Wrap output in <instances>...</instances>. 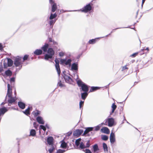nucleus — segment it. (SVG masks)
I'll list each match as a JSON object with an SVG mask.
<instances>
[{"mask_svg": "<svg viewBox=\"0 0 153 153\" xmlns=\"http://www.w3.org/2000/svg\"><path fill=\"white\" fill-rule=\"evenodd\" d=\"M65 73H66V71H64L62 72V75L63 77H64L65 75H67L65 74Z\"/></svg>", "mask_w": 153, "mask_h": 153, "instance_id": "obj_55", "label": "nucleus"}, {"mask_svg": "<svg viewBox=\"0 0 153 153\" xmlns=\"http://www.w3.org/2000/svg\"><path fill=\"white\" fill-rule=\"evenodd\" d=\"M53 140V137L51 136L49 137L47 140L49 146L54 145Z\"/></svg>", "mask_w": 153, "mask_h": 153, "instance_id": "obj_13", "label": "nucleus"}, {"mask_svg": "<svg viewBox=\"0 0 153 153\" xmlns=\"http://www.w3.org/2000/svg\"><path fill=\"white\" fill-rule=\"evenodd\" d=\"M146 0H142V4H141V7H143V4L145 1H146Z\"/></svg>", "mask_w": 153, "mask_h": 153, "instance_id": "obj_58", "label": "nucleus"}, {"mask_svg": "<svg viewBox=\"0 0 153 153\" xmlns=\"http://www.w3.org/2000/svg\"><path fill=\"white\" fill-rule=\"evenodd\" d=\"M93 129V128L92 127L87 128L83 134V135L85 136H89V135H88V133L90 131H92Z\"/></svg>", "mask_w": 153, "mask_h": 153, "instance_id": "obj_11", "label": "nucleus"}, {"mask_svg": "<svg viewBox=\"0 0 153 153\" xmlns=\"http://www.w3.org/2000/svg\"><path fill=\"white\" fill-rule=\"evenodd\" d=\"M101 125H98L95 127V130L96 131H98L100 129Z\"/></svg>", "mask_w": 153, "mask_h": 153, "instance_id": "obj_44", "label": "nucleus"}, {"mask_svg": "<svg viewBox=\"0 0 153 153\" xmlns=\"http://www.w3.org/2000/svg\"><path fill=\"white\" fill-rule=\"evenodd\" d=\"M55 68L57 71L58 76L59 77L60 75V69L59 65V60L56 59L55 60Z\"/></svg>", "mask_w": 153, "mask_h": 153, "instance_id": "obj_5", "label": "nucleus"}, {"mask_svg": "<svg viewBox=\"0 0 153 153\" xmlns=\"http://www.w3.org/2000/svg\"><path fill=\"white\" fill-rule=\"evenodd\" d=\"M84 101H80L79 103V108H80L82 107L83 106L84 104Z\"/></svg>", "mask_w": 153, "mask_h": 153, "instance_id": "obj_47", "label": "nucleus"}, {"mask_svg": "<svg viewBox=\"0 0 153 153\" xmlns=\"http://www.w3.org/2000/svg\"><path fill=\"white\" fill-rule=\"evenodd\" d=\"M72 134V132H69L68 133V136H70Z\"/></svg>", "mask_w": 153, "mask_h": 153, "instance_id": "obj_63", "label": "nucleus"}, {"mask_svg": "<svg viewBox=\"0 0 153 153\" xmlns=\"http://www.w3.org/2000/svg\"><path fill=\"white\" fill-rule=\"evenodd\" d=\"M78 70V64L77 62H74L71 65L72 71H77Z\"/></svg>", "mask_w": 153, "mask_h": 153, "instance_id": "obj_14", "label": "nucleus"}, {"mask_svg": "<svg viewBox=\"0 0 153 153\" xmlns=\"http://www.w3.org/2000/svg\"><path fill=\"white\" fill-rule=\"evenodd\" d=\"M53 56L51 55L46 54L45 55L44 59L46 60H48L49 59H51L52 58Z\"/></svg>", "mask_w": 153, "mask_h": 153, "instance_id": "obj_30", "label": "nucleus"}, {"mask_svg": "<svg viewBox=\"0 0 153 153\" xmlns=\"http://www.w3.org/2000/svg\"><path fill=\"white\" fill-rule=\"evenodd\" d=\"M49 2L51 4H53V3H55L53 1V0H49Z\"/></svg>", "mask_w": 153, "mask_h": 153, "instance_id": "obj_61", "label": "nucleus"}, {"mask_svg": "<svg viewBox=\"0 0 153 153\" xmlns=\"http://www.w3.org/2000/svg\"><path fill=\"white\" fill-rule=\"evenodd\" d=\"M65 152V150L61 149H59L57 150V153H63Z\"/></svg>", "mask_w": 153, "mask_h": 153, "instance_id": "obj_40", "label": "nucleus"}, {"mask_svg": "<svg viewBox=\"0 0 153 153\" xmlns=\"http://www.w3.org/2000/svg\"><path fill=\"white\" fill-rule=\"evenodd\" d=\"M83 131L82 129H77L73 133L74 136H79L83 133Z\"/></svg>", "mask_w": 153, "mask_h": 153, "instance_id": "obj_9", "label": "nucleus"}, {"mask_svg": "<svg viewBox=\"0 0 153 153\" xmlns=\"http://www.w3.org/2000/svg\"><path fill=\"white\" fill-rule=\"evenodd\" d=\"M30 108L29 107H28L27 109L25 110V111H23V112L26 115H28L30 114Z\"/></svg>", "mask_w": 153, "mask_h": 153, "instance_id": "obj_33", "label": "nucleus"}, {"mask_svg": "<svg viewBox=\"0 0 153 153\" xmlns=\"http://www.w3.org/2000/svg\"><path fill=\"white\" fill-rule=\"evenodd\" d=\"M48 47V44L45 43V44L41 47V50H42L44 52H46L47 51Z\"/></svg>", "mask_w": 153, "mask_h": 153, "instance_id": "obj_16", "label": "nucleus"}, {"mask_svg": "<svg viewBox=\"0 0 153 153\" xmlns=\"http://www.w3.org/2000/svg\"><path fill=\"white\" fill-rule=\"evenodd\" d=\"M90 141H87L86 143V144L85 148H88L90 146Z\"/></svg>", "mask_w": 153, "mask_h": 153, "instance_id": "obj_46", "label": "nucleus"}, {"mask_svg": "<svg viewBox=\"0 0 153 153\" xmlns=\"http://www.w3.org/2000/svg\"><path fill=\"white\" fill-rule=\"evenodd\" d=\"M32 113L34 117H36L40 114V111L39 110H37L35 112L33 111Z\"/></svg>", "mask_w": 153, "mask_h": 153, "instance_id": "obj_35", "label": "nucleus"}, {"mask_svg": "<svg viewBox=\"0 0 153 153\" xmlns=\"http://www.w3.org/2000/svg\"><path fill=\"white\" fill-rule=\"evenodd\" d=\"M108 123V126L109 127H112L113 126L114 122V120L113 118H108L107 119Z\"/></svg>", "mask_w": 153, "mask_h": 153, "instance_id": "obj_8", "label": "nucleus"}, {"mask_svg": "<svg viewBox=\"0 0 153 153\" xmlns=\"http://www.w3.org/2000/svg\"><path fill=\"white\" fill-rule=\"evenodd\" d=\"M36 120L37 122L40 124H44L45 123V121L43 118L41 116H39L37 117Z\"/></svg>", "mask_w": 153, "mask_h": 153, "instance_id": "obj_12", "label": "nucleus"}, {"mask_svg": "<svg viewBox=\"0 0 153 153\" xmlns=\"http://www.w3.org/2000/svg\"><path fill=\"white\" fill-rule=\"evenodd\" d=\"M50 148L48 149V151L49 153H52V152L55 150V148L54 145L49 146Z\"/></svg>", "mask_w": 153, "mask_h": 153, "instance_id": "obj_21", "label": "nucleus"}, {"mask_svg": "<svg viewBox=\"0 0 153 153\" xmlns=\"http://www.w3.org/2000/svg\"><path fill=\"white\" fill-rule=\"evenodd\" d=\"M138 53H133L131 55V56L133 57H135L138 54Z\"/></svg>", "mask_w": 153, "mask_h": 153, "instance_id": "obj_52", "label": "nucleus"}, {"mask_svg": "<svg viewBox=\"0 0 153 153\" xmlns=\"http://www.w3.org/2000/svg\"><path fill=\"white\" fill-rule=\"evenodd\" d=\"M121 28H116V29H114L113 30H112L111 32V33H110L108 35H106L105 36V37H107L108 36H109V35H110L111 33H113V31H114V30H116V29H118Z\"/></svg>", "mask_w": 153, "mask_h": 153, "instance_id": "obj_53", "label": "nucleus"}, {"mask_svg": "<svg viewBox=\"0 0 153 153\" xmlns=\"http://www.w3.org/2000/svg\"><path fill=\"white\" fill-rule=\"evenodd\" d=\"M57 16V15L56 13H55L53 14L51 13L49 17V19L50 20L53 19L56 17Z\"/></svg>", "mask_w": 153, "mask_h": 153, "instance_id": "obj_32", "label": "nucleus"}, {"mask_svg": "<svg viewBox=\"0 0 153 153\" xmlns=\"http://www.w3.org/2000/svg\"><path fill=\"white\" fill-rule=\"evenodd\" d=\"M110 140L111 144H113L115 141V135L114 133L111 132L110 136Z\"/></svg>", "mask_w": 153, "mask_h": 153, "instance_id": "obj_10", "label": "nucleus"}, {"mask_svg": "<svg viewBox=\"0 0 153 153\" xmlns=\"http://www.w3.org/2000/svg\"><path fill=\"white\" fill-rule=\"evenodd\" d=\"M42 51L41 49H37L33 52L34 54L36 55H39L42 53Z\"/></svg>", "mask_w": 153, "mask_h": 153, "instance_id": "obj_17", "label": "nucleus"}, {"mask_svg": "<svg viewBox=\"0 0 153 153\" xmlns=\"http://www.w3.org/2000/svg\"><path fill=\"white\" fill-rule=\"evenodd\" d=\"M102 146L105 152H108V149L106 144L105 143H102Z\"/></svg>", "mask_w": 153, "mask_h": 153, "instance_id": "obj_23", "label": "nucleus"}, {"mask_svg": "<svg viewBox=\"0 0 153 153\" xmlns=\"http://www.w3.org/2000/svg\"><path fill=\"white\" fill-rule=\"evenodd\" d=\"M75 144L77 146H78L80 143V142L79 141V140H76L75 142Z\"/></svg>", "mask_w": 153, "mask_h": 153, "instance_id": "obj_49", "label": "nucleus"}, {"mask_svg": "<svg viewBox=\"0 0 153 153\" xmlns=\"http://www.w3.org/2000/svg\"><path fill=\"white\" fill-rule=\"evenodd\" d=\"M16 98L12 97V89L11 88L10 85L9 84H7V91L6 96L5 97V101L8 102V105L14 104L15 102Z\"/></svg>", "mask_w": 153, "mask_h": 153, "instance_id": "obj_1", "label": "nucleus"}, {"mask_svg": "<svg viewBox=\"0 0 153 153\" xmlns=\"http://www.w3.org/2000/svg\"><path fill=\"white\" fill-rule=\"evenodd\" d=\"M101 137L102 139L104 141H106L108 139V136L106 135H102Z\"/></svg>", "mask_w": 153, "mask_h": 153, "instance_id": "obj_34", "label": "nucleus"}, {"mask_svg": "<svg viewBox=\"0 0 153 153\" xmlns=\"http://www.w3.org/2000/svg\"><path fill=\"white\" fill-rule=\"evenodd\" d=\"M100 88V87H99L91 86V88L89 91V92L94 91L98 89H99Z\"/></svg>", "mask_w": 153, "mask_h": 153, "instance_id": "obj_20", "label": "nucleus"}, {"mask_svg": "<svg viewBox=\"0 0 153 153\" xmlns=\"http://www.w3.org/2000/svg\"><path fill=\"white\" fill-rule=\"evenodd\" d=\"M7 101H5H5H4V102H2L1 104V105H3L4 104H5L7 103Z\"/></svg>", "mask_w": 153, "mask_h": 153, "instance_id": "obj_59", "label": "nucleus"}, {"mask_svg": "<svg viewBox=\"0 0 153 153\" xmlns=\"http://www.w3.org/2000/svg\"><path fill=\"white\" fill-rule=\"evenodd\" d=\"M15 81V78L13 77H12L10 79V82H14Z\"/></svg>", "mask_w": 153, "mask_h": 153, "instance_id": "obj_54", "label": "nucleus"}, {"mask_svg": "<svg viewBox=\"0 0 153 153\" xmlns=\"http://www.w3.org/2000/svg\"><path fill=\"white\" fill-rule=\"evenodd\" d=\"M55 19H52L50 20V21L49 22V24L50 25V26H53V25L56 22Z\"/></svg>", "mask_w": 153, "mask_h": 153, "instance_id": "obj_36", "label": "nucleus"}, {"mask_svg": "<svg viewBox=\"0 0 153 153\" xmlns=\"http://www.w3.org/2000/svg\"><path fill=\"white\" fill-rule=\"evenodd\" d=\"M111 108H112V110L111 112L110 113V115H111L114 112V111L117 108V106L114 103H113L112 105Z\"/></svg>", "mask_w": 153, "mask_h": 153, "instance_id": "obj_29", "label": "nucleus"}, {"mask_svg": "<svg viewBox=\"0 0 153 153\" xmlns=\"http://www.w3.org/2000/svg\"><path fill=\"white\" fill-rule=\"evenodd\" d=\"M22 57L19 56L17 57L15 59L14 62V65L16 67L19 66L22 64L21 60Z\"/></svg>", "mask_w": 153, "mask_h": 153, "instance_id": "obj_6", "label": "nucleus"}, {"mask_svg": "<svg viewBox=\"0 0 153 153\" xmlns=\"http://www.w3.org/2000/svg\"><path fill=\"white\" fill-rule=\"evenodd\" d=\"M65 82L69 84H71L73 82V80L72 78L67 75H65L64 77Z\"/></svg>", "mask_w": 153, "mask_h": 153, "instance_id": "obj_7", "label": "nucleus"}, {"mask_svg": "<svg viewBox=\"0 0 153 153\" xmlns=\"http://www.w3.org/2000/svg\"><path fill=\"white\" fill-rule=\"evenodd\" d=\"M3 50L2 45L0 43V50L2 51Z\"/></svg>", "mask_w": 153, "mask_h": 153, "instance_id": "obj_60", "label": "nucleus"}, {"mask_svg": "<svg viewBox=\"0 0 153 153\" xmlns=\"http://www.w3.org/2000/svg\"><path fill=\"white\" fill-rule=\"evenodd\" d=\"M77 84L79 87H81L80 91L88 93V85L83 82L81 80H78L77 82Z\"/></svg>", "mask_w": 153, "mask_h": 153, "instance_id": "obj_2", "label": "nucleus"}, {"mask_svg": "<svg viewBox=\"0 0 153 153\" xmlns=\"http://www.w3.org/2000/svg\"><path fill=\"white\" fill-rule=\"evenodd\" d=\"M18 104L19 107L22 109H24L25 108V103L22 102H19Z\"/></svg>", "mask_w": 153, "mask_h": 153, "instance_id": "obj_18", "label": "nucleus"}, {"mask_svg": "<svg viewBox=\"0 0 153 153\" xmlns=\"http://www.w3.org/2000/svg\"><path fill=\"white\" fill-rule=\"evenodd\" d=\"M39 129H42L44 131H45L46 130V127L43 125H41L40 126Z\"/></svg>", "mask_w": 153, "mask_h": 153, "instance_id": "obj_39", "label": "nucleus"}, {"mask_svg": "<svg viewBox=\"0 0 153 153\" xmlns=\"http://www.w3.org/2000/svg\"><path fill=\"white\" fill-rule=\"evenodd\" d=\"M47 52L48 54L51 55L52 56H53L54 54V52L52 48H50L48 49Z\"/></svg>", "mask_w": 153, "mask_h": 153, "instance_id": "obj_22", "label": "nucleus"}, {"mask_svg": "<svg viewBox=\"0 0 153 153\" xmlns=\"http://www.w3.org/2000/svg\"><path fill=\"white\" fill-rule=\"evenodd\" d=\"M36 134V131L33 129H31L30 131V135L32 136H35Z\"/></svg>", "mask_w": 153, "mask_h": 153, "instance_id": "obj_31", "label": "nucleus"}, {"mask_svg": "<svg viewBox=\"0 0 153 153\" xmlns=\"http://www.w3.org/2000/svg\"><path fill=\"white\" fill-rule=\"evenodd\" d=\"M72 60L71 59H61L60 60V64L62 65H68L69 67L71 66V62Z\"/></svg>", "mask_w": 153, "mask_h": 153, "instance_id": "obj_4", "label": "nucleus"}, {"mask_svg": "<svg viewBox=\"0 0 153 153\" xmlns=\"http://www.w3.org/2000/svg\"><path fill=\"white\" fill-rule=\"evenodd\" d=\"M92 3L91 2H90L88 4H86L82 9L77 10H74V11H81L82 12L87 13L92 10Z\"/></svg>", "mask_w": 153, "mask_h": 153, "instance_id": "obj_3", "label": "nucleus"}, {"mask_svg": "<svg viewBox=\"0 0 153 153\" xmlns=\"http://www.w3.org/2000/svg\"><path fill=\"white\" fill-rule=\"evenodd\" d=\"M128 69V68L126 67V65L123 66L122 68V71H124L125 69Z\"/></svg>", "mask_w": 153, "mask_h": 153, "instance_id": "obj_50", "label": "nucleus"}, {"mask_svg": "<svg viewBox=\"0 0 153 153\" xmlns=\"http://www.w3.org/2000/svg\"><path fill=\"white\" fill-rule=\"evenodd\" d=\"M49 42H53V44H57V43L53 40L51 38H49Z\"/></svg>", "mask_w": 153, "mask_h": 153, "instance_id": "obj_42", "label": "nucleus"}, {"mask_svg": "<svg viewBox=\"0 0 153 153\" xmlns=\"http://www.w3.org/2000/svg\"><path fill=\"white\" fill-rule=\"evenodd\" d=\"M104 37H101L100 38H95V39H92L90 40L88 42L89 44H95L97 42V39H99L100 38H102Z\"/></svg>", "mask_w": 153, "mask_h": 153, "instance_id": "obj_19", "label": "nucleus"}, {"mask_svg": "<svg viewBox=\"0 0 153 153\" xmlns=\"http://www.w3.org/2000/svg\"><path fill=\"white\" fill-rule=\"evenodd\" d=\"M74 11V10H62V12H66Z\"/></svg>", "mask_w": 153, "mask_h": 153, "instance_id": "obj_57", "label": "nucleus"}, {"mask_svg": "<svg viewBox=\"0 0 153 153\" xmlns=\"http://www.w3.org/2000/svg\"><path fill=\"white\" fill-rule=\"evenodd\" d=\"M79 145V148H80L81 149H83L86 148L85 146L82 142H81Z\"/></svg>", "mask_w": 153, "mask_h": 153, "instance_id": "obj_37", "label": "nucleus"}, {"mask_svg": "<svg viewBox=\"0 0 153 153\" xmlns=\"http://www.w3.org/2000/svg\"><path fill=\"white\" fill-rule=\"evenodd\" d=\"M145 50H147L148 51H149V48L148 47H147L145 49Z\"/></svg>", "mask_w": 153, "mask_h": 153, "instance_id": "obj_64", "label": "nucleus"}, {"mask_svg": "<svg viewBox=\"0 0 153 153\" xmlns=\"http://www.w3.org/2000/svg\"><path fill=\"white\" fill-rule=\"evenodd\" d=\"M4 67L5 68H6L7 67V64H6L5 63H4Z\"/></svg>", "mask_w": 153, "mask_h": 153, "instance_id": "obj_62", "label": "nucleus"}, {"mask_svg": "<svg viewBox=\"0 0 153 153\" xmlns=\"http://www.w3.org/2000/svg\"><path fill=\"white\" fill-rule=\"evenodd\" d=\"M33 125L34 127L36 129H37L38 126L39 125L36 122H34L33 123Z\"/></svg>", "mask_w": 153, "mask_h": 153, "instance_id": "obj_45", "label": "nucleus"}, {"mask_svg": "<svg viewBox=\"0 0 153 153\" xmlns=\"http://www.w3.org/2000/svg\"><path fill=\"white\" fill-rule=\"evenodd\" d=\"M88 93L83 92L81 93V98L82 99L85 100L87 96L88 95Z\"/></svg>", "mask_w": 153, "mask_h": 153, "instance_id": "obj_24", "label": "nucleus"}, {"mask_svg": "<svg viewBox=\"0 0 153 153\" xmlns=\"http://www.w3.org/2000/svg\"><path fill=\"white\" fill-rule=\"evenodd\" d=\"M61 142V147L62 148H66L67 146V144L63 140Z\"/></svg>", "mask_w": 153, "mask_h": 153, "instance_id": "obj_27", "label": "nucleus"}, {"mask_svg": "<svg viewBox=\"0 0 153 153\" xmlns=\"http://www.w3.org/2000/svg\"><path fill=\"white\" fill-rule=\"evenodd\" d=\"M28 57V55H25L24 56V57H23V61H25V60H27V59Z\"/></svg>", "mask_w": 153, "mask_h": 153, "instance_id": "obj_48", "label": "nucleus"}, {"mask_svg": "<svg viewBox=\"0 0 153 153\" xmlns=\"http://www.w3.org/2000/svg\"><path fill=\"white\" fill-rule=\"evenodd\" d=\"M58 85H59V86L61 87H64V86H65V85L62 84V83H61V81H59L58 82Z\"/></svg>", "mask_w": 153, "mask_h": 153, "instance_id": "obj_41", "label": "nucleus"}, {"mask_svg": "<svg viewBox=\"0 0 153 153\" xmlns=\"http://www.w3.org/2000/svg\"><path fill=\"white\" fill-rule=\"evenodd\" d=\"M5 73L6 75L7 76H10L12 74V71L9 69H8L6 71H5Z\"/></svg>", "mask_w": 153, "mask_h": 153, "instance_id": "obj_26", "label": "nucleus"}, {"mask_svg": "<svg viewBox=\"0 0 153 153\" xmlns=\"http://www.w3.org/2000/svg\"><path fill=\"white\" fill-rule=\"evenodd\" d=\"M3 68L2 66H1L0 67V72H2L3 71Z\"/></svg>", "mask_w": 153, "mask_h": 153, "instance_id": "obj_56", "label": "nucleus"}, {"mask_svg": "<svg viewBox=\"0 0 153 153\" xmlns=\"http://www.w3.org/2000/svg\"><path fill=\"white\" fill-rule=\"evenodd\" d=\"M83 151L85 153H92L91 150L88 149H86L85 150H83Z\"/></svg>", "mask_w": 153, "mask_h": 153, "instance_id": "obj_43", "label": "nucleus"}, {"mask_svg": "<svg viewBox=\"0 0 153 153\" xmlns=\"http://www.w3.org/2000/svg\"><path fill=\"white\" fill-rule=\"evenodd\" d=\"M57 7L56 4L53 3L52 5V11L54 12L56 10Z\"/></svg>", "mask_w": 153, "mask_h": 153, "instance_id": "obj_25", "label": "nucleus"}, {"mask_svg": "<svg viewBox=\"0 0 153 153\" xmlns=\"http://www.w3.org/2000/svg\"><path fill=\"white\" fill-rule=\"evenodd\" d=\"M93 148L94 152H95L99 150L98 145L97 144H95L94 145Z\"/></svg>", "mask_w": 153, "mask_h": 153, "instance_id": "obj_38", "label": "nucleus"}, {"mask_svg": "<svg viewBox=\"0 0 153 153\" xmlns=\"http://www.w3.org/2000/svg\"><path fill=\"white\" fill-rule=\"evenodd\" d=\"M101 131L102 132L106 134H108L110 133V131L109 129L108 128L106 127H104L102 128L101 129Z\"/></svg>", "mask_w": 153, "mask_h": 153, "instance_id": "obj_15", "label": "nucleus"}, {"mask_svg": "<svg viewBox=\"0 0 153 153\" xmlns=\"http://www.w3.org/2000/svg\"><path fill=\"white\" fill-rule=\"evenodd\" d=\"M13 60L10 58L7 59V65L9 67H11L13 64Z\"/></svg>", "mask_w": 153, "mask_h": 153, "instance_id": "obj_28", "label": "nucleus"}, {"mask_svg": "<svg viewBox=\"0 0 153 153\" xmlns=\"http://www.w3.org/2000/svg\"><path fill=\"white\" fill-rule=\"evenodd\" d=\"M65 55V53L63 52H60L59 53V55L60 57L63 56Z\"/></svg>", "mask_w": 153, "mask_h": 153, "instance_id": "obj_51", "label": "nucleus"}]
</instances>
